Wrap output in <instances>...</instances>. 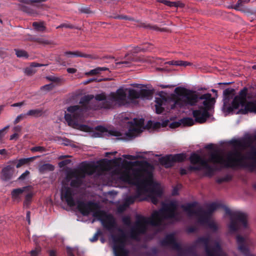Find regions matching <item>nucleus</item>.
<instances>
[{
    "mask_svg": "<svg viewBox=\"0 0 256 256\" xmlns=\"http://www.w3.org/2000/svg\"><path fill=\"white\" fill-rule=\"evenodd\" d=\"M175 92L178 96L175 98L171 108L176 106H193L192 116L196 122L203 124L210 116L208 110L215 102L214 98L210 93L200 94L196 91L184 88H176Z\"/></svg>",
    "mask_w": 256,
    "mask_h": 256,
    "instance_id": "nucleus-1",
    "label": "nucleus"
},
{
    "mask_svg": "<svg viewBox=\"0 0 256 256\" xmlns=\"http://www.w3.org/2000/svg\"><path fill=\"white\" fill-rule=\"evenodd\" d=\"M246 138L248 147L250 148V150L246 155H244L238 150H235L228 154L226 160L222 156L214 152L210 154L209 161L224 165L226 168L240 166L254 170L256 166V147L253 144H256V132L253 136H247Z\"/></svg>",
    "mask_w": 256,
    "mask_h": 256,
    "instance_id": "nucleus-2",
    "label": "nucleus"
},
{
    "mask_svg": "<svg viewBox=\"0 0 256 256\" xmlns=\"http://www.w3.org/2000/svg\"><path fill=\"white\" fill-rule=\"evenodd\" d=\"M152 167L150 164L144 162L140 168L134 169L139 170L141 175L138 181L140 186L144 187L143 194L149 192L150 194L160 197L162 192L158 184L153 180L152 172L149 170Z\"/></svg>",
    "mask_w": 256,
    "mask_h": 256,
    "instance_id": "nucleus-3",
    "label": "nucleus"
},
{
    "mask_svg": "<svg viewBox=\"0 0 256 256\" xmlns=\"http://www.w3.org/2000/svg\"><path fill=\"white\" fill-rule=\"evenodd\" d=\"M178 204L176 200H171L167 203H163L162 208L158 210H154L152 214L150 223L154 226L161 225L163 220H179V212H178Z\"/></svg>",
    "mask_w": 256,
    "mask_h": 256,
    "instance_id": "nucleus-4",
    "label": "nucleus"
},
{
    "mask_svg": "<svg viewBox=\"0 0 256 256\" xmlns=\"http://www.w3.org/2000/svg\"><path fill=\"white\" fill-rule=\"evenodd\" d=\"M94 98L92 94H88L82 97L80 100L79 105L72 106L67 108V111L70 114L66 113L64 118L70 126H77L78 121L82 116L84 113L92 109L90 101Z\"/></svg>",
    "mask_w": 256,
    "mask_h": 256,
    "instance_id": "nucleus-5",
    "label": "nucleus"
},
{
    "mask_svg": "<svg viewBox=\"0 0 256 256\" xmlns=\"http://www.w3.org/2000/svg\"><path fill=\"white\" fill-rule=\"evenodd\" d=\"M141 175L139 170H132V174L128 170H124L120 172L119 174V179L120 181L135 186L136 188V194L134 196H128L125 200L126 204L130 205L134 202L141 195L143 194L142 190L144 187L140 186L138 180Z\"/></svg>",
    "mask_w": 256,
    "mask_h": 256,
    "instance_id": "nucleus-6",
    "label": "nucleus"
},
{
    "mask_svg": "<svg viewBox=\"0 0 256 256\" xmlns=\"http://www.w3.org/2000/svg\"><path fill=\"white\" fill-rule=\"evenodd\" d=\"M248 92V90L246 87L240 91L238 94L232 100V107H228L229 111L238 109L241 106L244 108L240 109L238 114H246L250 112L256 114V100L248 102L246 100Z\"/></svg>",
    "mask_w": 256,
    "mask_h": 256,
    "instance_id": "nucleus-7",
    "label": "nucleus"
},
{
    "mask_svg": "<svg viewBox=\"0 0 256 256\" xmlns=\"http://www.w3.org/2000/svg\"><path fill=\"white\" fill-rule=\"evenodd\" d=\"M94 171L93 166L82 162L79 168L71 170L67 172L66 179L69 180L74 178L71 180L70 186L72 188H78L82 186V179L85 178L86 175H91Z\"/></svg>",
    "mask_w": 256,
    "mask_h": 256,
    "instance_id": "nucleus-8",
    "label": "nucleus"
},
{
    "mask_svg": "<svg viewBox=\"0 0 256 256\" xmlns=\"http://www.w3.org/2000/svg\"><path fill=\"white\" fill-rule=\"evenodd\" d=\"M224 210L226 214L230 217V222L228 225L230 232H236L240 228H248V215L246 213L238 210L232 211L226 207L225 208Z\"/></svg>",
    "mask_w": 256,
    "mask_h": 256,
    "instance_id": "nucleus-9",
    "label": "nucleus"
},
{
    "mask_svg": "<svg viewBox=\"0 0 256 256\" xmlns=\"http://www.w3.org/2000/svg\"><path fill=\"white\" fill-rule=\"evenodd\" d=\"M160 245L162 247H171L172 249L176 250L182 254H190L196 255L194 244L190 246L186 250H183L181 245L176 240L174 233L166 234L160 242Z\"/></svg>",
    "mask_w": 256,
    "mask_h": 256,
    "instance_id": "nucleus-10",
    "label": "nucleus"
},
{
    "mask_svg": "<svg viewBox=\"0 0 256 256\" xmlns=\"http://www.w3.org/2000/svg\"><path fill=\"white\" fill-rule=\"evenodd\" d=\"M118 230L120 232L119 234H112L111 236L114 256H128V252L124 248L126 235L122 229L118 228Z\"/></svg>",
    "mask_w": 256,
    "mask_h": 256,
    "instance_id": "nucleus-11",
    "label": "nucleus"
},
{
    "mask_svg": "<svg viewBox=\"0 0 256 256\" xmlns=\"http://www.w3.org/2000/svg\"><path fill=\"white\" fill-rule=\"evenodd\" d=\"M198 203L196 202H189L186 204H182L181 208L183 210L187 212L188 215L190 216H196L198 218V222L202 224H207L210 221L209 218L210 216L208 214H206L204 210L202 208H200L198 210H194V208L196 207Z\"/></svg>",
    "mask_w": 256,
    "mask_h": 256,
    "instance_id": "nucleus-12",
    "label": "nucleus"
},
{
    "mask_svg": "<svg viewBox=\"0 0 256 256\" xmlns=\"http://www.w3.org/2000/svg\"><path fill=\"white\" fill-rule=\"evenodd\" d=\"M210 240V238L209 236H200L195 240L194 244L196 246L199 244H204L206 256H221L222 250L220 244L216 242L214 246L211 248L209 245Z\"/></svg>",
    "mask_w": 256,
    "mask_h": 256,
    "instance_id": "nucleus-13",
    "label": "nucleus"
},
{
    "mask_svg": "<svg viewBox=\"0 0 256 256\" xmlns=\"http://www.w3.org/2000/svg\"><path fill=\"white\" fill-rule=\"evenodd\" d=\"M92 216L100 220L104 228L109 232H113L118 227L116 220L111 214H107L104 210L94 212Z\"/></svg>",
    "mask_w": 256,
    "mask_h": 256,
    "instance_id": "nucleus-14",
    "label": "nucleus"
},
{
    "mask_svg": "<svg viewBox=\"0 0 256 256\" xmlns=\"http://www.w3.org/2000/svg\"><path fill=\"white\" fill-rule=\"evenodd\" d=\"M126 94L122 88L118 89L116 92H112L108 96V100L104 102V108L110 109L113 106L114 102H117L120 104H124L126 102Z\"/></svg>",
    "mask_w": 256,
    "mask_h": 256,
    "instance_id": "nucleus-15",
    "label": "nucleus"
},
{
    "mask_svg": "<svg viewBox=\"0 0 256 256\" xmlns=\"http://www.w3.org/2000/svg\"><path fill=\"white\" fill-rule=\"evenodd\" d=\"M236 239L238 245V250L244 256H256L251 254L250 252V248L254 246V242L252 240L248 237L244 238L240 234L236 236Z\"/></svg>",
    "mask_w": 256,
    "mask_h": 256,
    "instance_id": "nucleus-16",
    "label": "nucleus"
},
{
    "mask_svg": "<svg viewBox=\"0 0 256 256\" xmlns=\"http://www.w3.org/2000/svg\"><path fill=\"white\" fill-rule=\"evenodd\" d=\"M77 208L84 216H88L90 212L94 214L96 212L100 210L98 204L92 201L86 202L80 200L78 201Z\"/></svg>",
    "mask_w": 256,
    "mask_h": 256,
    "instance_id": "nucleus-17",
    "label": "nucleus"
},
{
    "mask_svg": "<svg viewBox=\"0 0 256 256\" xmlns=\"http://www.w3.org/2000/svg\"><path fill=\"white\" fill-rule=\"evenodd\" d=\"M130 124L128 132L126 135L128 136H132L134 134H140L142 132V128L144 124V120L142 118H134L132 122H128Z\"/></svg>",
    "mask_w": 256,
    "mask_h": 256,
    "instance_id": "nucleus-18",
    "label": "nucleus"
},
{
    "mask_svg": "<svg viewBox=\"0 0 256 256\" xmlns=\"http://www.w3.org/2000/svg\"><path fill=\"white\" fill-rule=\"evenodd\" d=\"M74 193L71 188L68 186H64L62 188L61 198L65 200L68 205L70 206H76V202L74 198Z\"/></svg>",
    "mask_w": 256,
    "mask_h": 256,
    "instance_id": "nucleus-19",
    "label": "nucleus"
},
{
    "mask_svg": "<svg viewBox=\"0 0 256 256\" xmlns=\"http://www.w3.org/2000/svg\"><path fill=\"white\" fill-rule=\"evenodd\" d=\"M146 221L144 217L141 218V221H138L134 228H132L130 232V237L134 240H136L140 234H144L146 230L145 226L142 224Z\"/></svg>",
    "mask_w": 256,
    "mask_h": 256,
    "instance_id": "nucleus-20",
    "label": "nucleus"
},
{
    "mask_svg": "<svg viewBox=\"0 0 256 256\" xmlns=\"http://www.w3.org/2000/svg\"><path fill=\"white\" fill-rule=\"evenodd\" d=\"M234 90L233 88H228L224 90L223 95H224V104L223 108L227 112L230 113L232 112L233 111H229L228 108V107H232V101L231 104H230V102L232 99L233 96L234 94Z\"/></svg>",
    "mask_w": 256,
    "mask_h": 256,
    "instance_id": "nucleus-21",
    "label": "nucleus"
},
{
    "mask_svg": "<svg viewBox=\"0 0 256 256\" xmlns=\"http://www.w3.org/2000/svg\"><path fill=\"white\" fill-rule=\"evenodd\" d=\"M14 172V167L8 165L4 168L2 170V178L4 181H7L12 178Z\"/></svg>",
    "mask_w": 256,
    "mask_h": 256,
    "instance_id": "nucleus-22",
    "label": "nucleus"
},
{
    "mask_svg": "<svg viewBox=\"0 0 256 256\" xmlns=\"http://www.w3.org/2000/svg\"><path fill=\"white\" fill-rule=\"evenodd\" d=\"M96 130L108 136H114L120 137L122 136L120 132L115 130H108L106 128L102 126H98Z\"/></svg>",
    "mask_w": 256,
    "mask_h": 256,
    "instance_id": "nucleus-23",
    "label": "nucleus"
},
{
    "mask_svg": "<svg viewBox=\"0 0 256 256\" xmlns=\"http://www.w3.org/2000/svg\"><path fill=\"white\" fill-rule=\"evenodd\" d=\"M123 59V60L116 62V64H124L126 67H130L132 62L137 60V58L135 57V56L132 54H127Z\"/></svg>",
    "mask_w": 256,
    "mask_h": 256,
    "instance_id": "nucleus-24",
    "label": "nucleus"
},
{
    "mask_svg": "<svg viewBox=\"0 0 256 256\" xmlns=\"http://www.w3.org/2000/svg\"><path fill=\"white\" fill-rule=\"evenodd\" d=\"M36 159L35 156H32L28 158H22L18 160H14L12 162H10L9 163L13 164H16V168H20L24 165H28L31 162H33Z\"/></svg>",
    "mask_w": 256,
    "mask_h": 256,
    "instance_id": "nucleus-25",
    "label": "nucleus"
},
{
    "mask_svg": "<svg viewBox=\"0 0 256 256\" xmlns=\"http://www.w3.org/2000/svg\"><path fill=\"white\" fill-rule=\"evenodd\" d=\"M246 136L241 140H232L230 144L234 147H238L242 149L248 148Z\"/></svg>",
    "mask_w": 256,
    "mask_h": 256,
    "instance_id": "nucleus-26",
    "label": "nucleus"
},
{
    "mask_svg": "<svg viewBox=\"0 0 256 256\" xmlns=\"http://www.w3.org/2000/svg\"><path fill=\"white\" fill-rule=\"evenodd\" d=\"M160 162L165 168H169L173 166L174 160L172 155H168L162 157L160 159Z\"/></svg>",
    "mask_w": 256,
    "mask_h": 256,
    "instance_id": "nucleus-27",
    "label": "nucleus"
},
{
    "mask_svg": "<svg viewBox=\"0 0 256 256\" xmlns=\"http://www.w3.org/2000/svg\"><path fill=\"white\" fill-rule=\"evenodd\" d=\"M222 204L216 202H212L206 206V210H204L206 214H208L210 216L212 213L218 208L222 207Z\"/></svg>",
    "mask_w": 256,
    "mask_h": 256,
    "instance_id": "nucleus-28",
    "label": "nucleus"
},
{
    "mask_svg": "<svg viewBox=\"0 0 256 256\" xmlns=\"http://www.w3.org/2000/svg\"><path fill=\"white\" fill-rule=\"evenodd\" d=\"M140 98L142 99H150L153 95V91L150 90L140 89L139 91Z\"/></svg>",
    "mask_w": 256,
    "mask_h": 256,
    "instance_id": "nucleus-29",
    "label": "nucleus"
},
{
    "mask_svg": "<svg viewBox=\"0 0 256 256\" xmlns=\"http://www.w3.org/2000/svg\"><path fill=\"white\" fill-rule=\"evenodd\" d=\"M64 55L68 56H75V57H81V58H91L92 57V55L86 54L82 53L79 51L76 52H64Z\"/></svg>",
    "mask_w": 256,
    "mask_h": 256,
    "instance_id": "nucleus-30",
    "label": "nucleus"
},
{
    "mask_svg": "<svg viewBox=\"0 0 256 256\" xmlns=\"http://www.w3.org/2000/svg\"><path fill=\"white\" fill-rule=\"evenodd\" d=\"M26 114V116L39 118L44 114V112L42 108L32 109L29 110Z\"/></svg>",
    "mask_w": 256,
    "mask_h": 256,
    "instance_id": "nucleus-31",
    "label": "nucleus"
},
{
    "mask_svg": "<svg viewBox=\"0 0 256 256\" xmlns=\"http://www.w3.org/2000/svg\"><path fill=\"white\" fill-rule=\"evenodd\" d=\"M54 169V166L50 164H44L38 167V170L40 174H44L48 172L53 171Z\"/></svg>",
    "mask_w": 256,
    "mask_h": 256,
    "instance_id": "nucleus-32",
    "label": "nucleus"
},
{
    "mask_svg": "<svg viewBox=\"0 0 256 256\" xmlns=\"http://www.w3.org/2000/svg\"><path fill=\"white\" fill-rule=\"evenodd\" d=\"M26 187L14 189L11 192L12 198L15 200L20 198V196L25 190Z\"/></svg>",
    "mask_w": 256,
    "mask_h": 256,
    "instance_id": "nucleus-33",
    "label": "nucleus"
},
{
    "mask_svg": "<svg viewBox=\"0 0 256 256\" xmlns=\"http://www.w3.org/2000/svg\"><path fill=\"white\" fill-rule=\"evenodd\" d=\"M128 98L130 100L140 98L139 92L134 89L130 88Z\"/></svg>",
    "mask_w": 256,
    "mask_h": 256,
    "instance_id": "nucleus-34",
    "label": "nucleus"
},
{
    "mask_svg": "<svg viewBox=\"0 0 256 256\" xmlns=\"http://www.w3.org/2000/svg\"><path fill=\"white\" fill-rule=\"evenodd\" d=\"M94 98L97 101H102V102L100 104V108H104L103 106L104 104V102L107 100L108 96H106L105 92H102L100 94H97L95 96H94Z\"/></svg>",
    "mask_w": 256,
    "mask_h": 256,
    "instance_id": "nucleus-35",
    "label": "nucleus"
},
{
    "mask_svg": "<svg viewBox=\"0 0 256 256\" xmlns=\"http://www.w3.org/2000/svg\"><path fill=\"white\" fill-rule=\"evenodd\" d=\"M108 70V68L106 67H98L94 69L90 70L88 72H86V74L88 76L96 75L100 74L102 71H106Z\"/></svg>",
    "mask_w": 256,
    "mask_h": 256,
    "instance_id": "nucleus-36",
    "label": "nucleus"
},
{
    "mask_svg": "<svg viewBox=\"0 0 256 256\" xmlns=\"http://www.w3.org/2000/svg\"><path fill=\"white\" fill-rule=\"evenodd\" d=\"M44 24V23L43 22H35L32 23V26L37 32H44L46 30V27Z\"/></svg>",
    "mask_w": 256,
    "mask_h": 256,
    "instance_id": "nucleus-37",
    "label": "nucleus"
},
{
    "mask_svg": "<svg viewBox=\"0 0 256 256\" xmlns=\"http://www.w3.org/2000/svg\"><path fill=\"white\" fill-rule=\"evenodd\" d=\"M166 64H170V65L184 66L191 65V64L190 62H188L186 61H182V60H170V61L166 62Z\"/></svg>",
    "mask_w": 256,
    "mask_h": 256,
    "instance_id": "nucleus-38",
    "label": "nucleus"
},
{
    "mask_svg": "<svg viewBox=\"0 0 256 256\" xmlns=\"http://www.w3.org/2000/svg\"><path fill=\"white\" fill-rule=\"evenodd\" d=\"M201 158L202 157L200 155L195 153L192 154L190 158V162L193 164H199Z\"/></svg>",
    "mask_w": 256,
    "mask_h": 256,
    "instance_id": "nucleus-39",
    "label": "nucleus"
},
{
    "mask_svg": "<svg viewBox=\"0 0 256 256\" xmlns=\"http://www.w3.org/2000/svg\"><path fill=\"white\" fill-rule=\"evenodd\" d=\"M172 158L174 160V162H182L186 158V156L184 154H178L174 155H172Z\"/></svg>",
    "mask_w": 256,
    "mask_h": 256,
    "instance_id": "nucleus-40",
    "label": "nucleus"
},
{
    "mask_svg": "<svg viewBox=\"0 0 256 256\" xmlns=\"http://www.w3.org/2000/svg\"><path fill=\"white\" fill-rule=\"evenodd\" d=\"M14 51L16 52V54L18 58H27L28 57V54L24 50L14 49Z\"/></svg>",
    "mask_w": 256,
    "mask_h": 256,
    "instance_id": "nucleus-41",
    "label": "nucleus"
},
{
    "mask_svg": "<svg viewBox=\"0 0 256 256\" xmlns=\"http://www.w3.org/2000/svg\"><path fill=\"white\" fill-rule=\"evenodd\" d=\"M181 122L184 126H192L194 125V120L192 118L189 117L184 118L182 119Z\"/></svg>",
    "mask_w": 256,
    "mask_h": 256,
    "instance_id": "nucleus-42",
    "label": "nucleus"
},
{
    "mask_svg": "<svg viewBox=\"0 0 256 256\" xmlns=\"http://www.w3.org/2000/svg\"><path fill=\"white\" fill-rule=\"evenodd\" d=\"M36 42L42 45H48L51 44L52 43V41L41 37L37 38L36 40Z\"/></svg>",
    "mask_w": 256,
    "mask_h": 256,
    "instance_id": "nucleus-43",
    "label": "nucleus"
},
{
    "mask_svg": "<svg viewBox=\"0 0 256 256\" xmlns=\"http://www.w3.org/2000/svg\"><path fill=\"white\" fill-rule=\"evenodd\" d=\"M20 8L22 12L29 14H34V10L29 6L22 5L20 6Z\"/></svg>",
    "mask_w": 256,
    "mask_h": 256,
    "instance_id": "nucleus-44",
    "label": "nucleus"
},
{
    "mask_svg": "<svg viewBox=\"0 0 256 256\" xmlns=\"http://www.w3.org/2000/svg\"><path fill=\"white\" fill-rule=\"evenodd\" d=\"M50 81L57 83L58 84H61L63 82L64 79L61 78L56 77L54 76H50L46 78Z\"/></svg>",
    "mask_w": 256,
    "mask_h": 256,
    "instance_id": "nucleus-45",
    "label": "nucleus"
},
{
    "mask_svg": "<svg viewBox=\"0 0 256 256\" xmlns=\"http://www.w3.org/2000/svg\"><path fill=\"white\" fill-rule=\"evenodd\" d=\"M70 28V29H78V28L76 26H75L74 25L72 24L69 23H63L58 26L56 27V28Z\"/></svg>",
    "mask_w": 256,
    "mask_h": 256,
    "instance_id": "nucleus-46",
    "label": "nucleus"
},
{
    "mask_svg": "<svg viewBox=\"0 0 256 256\" xmlns=\"http://www.w3.org/2000/svg\"><path fill=\"white\" fill-rule=\"evenodd\" d=\"M207 225L210 229L212 230L214 232H216L218 230V227L216 224L214 222L209 221Z\"/></svg>",
    "mask_w": 256,
    "mask_h": 256,
    "instance_id": "nucleus-47",
    "label": "nucleus"
},
{
    "mask_svg": "<svg viewBox=\"0 0 256 256\" xmlns=\"http://www.w3.org/2000/svg\"><path fill=\"white\" fill-rule=\"evenodd\" d=\"M205 170H206L205 172V175L208 176H212L215 170L210 166Z\"/></svg>",
    "mask_w": 256,
    "mask_h": 256,
    "instance_id": "nucleus-48",
    "label": "nucleus"
},
{
    "mask_svg": "<svg viewBox=\"0 0 256 256\" xmlns=\"http://www.w3.org/2000/svg\"><path fill=\"white\" fill-rule=\"evenodd\" d=\"M30 150L32 152H44L46 151V149L44 146H36L32 148H30Z\"/></svg>",
    "mask_w": 256,
    "mask_h": 256,
    "instance_id": "nucleus-49",
    "label": "nucleus"
},
{
    "mask_svg": "<svg viewBox=\"0 0 256 256\" xmlns=\"http://www.w3.org/2000/svg\"><path fill=\"white\" fill-rule=\"evenodd\" d=\"M102 232L100 230H98L96 232L92 238H90L91 242H95L98 240V236L102 235Z\"/></svg>",
    "mask_w": 256,
    "mask_h": 256,
    "instance_id": "nucleus-50",
    "label": "nucleus"
},
{
    "mask_svg": "<svg viewBox=\"0 0 256 256\" xmlns=\"http://www.w3.org/2000/svg\"><path fill=\"white\" fill-rule=\"evenodd\" d=\"M54 85L52 84H46L44 86H42L40 88L42 90H44L46 91H50L52 90L54 88Z\"/></svg>",
    "mask_w": 256,
    "mask_h": 256,
    "instance_id": "nucleus-51",
    "label": "nucleus"
},
{
    "mask_svg": "<svg viewBox=\"0 0 256 256\" xmlns=\"http://www.w3.org/2000/svg\"><path fill=\"white\" fill-rule=\"evenodd\" d=\"M26 114H22L20 115H18L15 120L14 122V124L18 123L21 120H23L24 118H26Z\"/></svg>",
    "mask_w": 256,
    "mask_h": 256,
    "instance_id": "nucleus-52",
    "label": "nucleus"
},
{
    "mask_svg": "<svg viewBox=\"0 0 256 256\" xmlns=\"http://www.w3.org/2000/svg\"><path fill=\"white\" fill-rule=\"evenodd\" d=\"M199 164L204 169L210 166L208 163V161L202 158L201 160H200Z\"/></svg>",
    "mask_w": 256,
    "mask_h": 256,
    "instance_id": "nucleus-53",
    "label": "nucleus"
},
{
    "mask_svg": "<svg viewBox=\"0 0 256 256\" xmlns=\"http://www.w3.org/2000/svg\"><path fill=\"white\" fill-rule=\"evenodd\" d=\"M41 251L40 247L38 246L35 248V250L30 251V256H38Z\"/></svg>",
    "mask_w": 256,
    "mask_h": 256,
    "instance_id": "nucleus-54",
    "label": "nucleus"
},
{
    "mask_svg": "<svg viewBox=\"0 0 256 256\" xmlns=\"http://www.w3.org/2000/svg\"><path fill=\"white\" fill-rule=\"evenodd\" d=\"M72 162V160L69 159L64 160H62L60 162L58 163V166L60 168H62L68 165Z\"/></svg>",
    "mask_w": 256,
    "mask_h": 256,
    "instance_id": "nucleus-55",
    "label": "nucleus"
},
{
    "mask_svg": "<svg viewBox=\"0 0 256 256\" xmlns=\"http://www.w3.org/2000/svg\"><path fill=\"white\" fill-rule=\"evenodd\" d=\"M32 197V194L30 193L28 194L25 197V200L24 202V204H28L31 200Z\"/></svg>",
    "mask_w": 256,
    "mask_h": 256,
    "instance_id": "nucleus-56",
    "label": "nucleus"
},
{
    "mask_svg": "<svg viewBox=\"0 0 256 256\" xmlns=\"http://www.w3.org/2000/svg\"><path fill=\"white\" fill-rule=\"evenodd\" d=\"M116 19H120V20H133L134 18L130 17H128L126 16H124V15H118L114 18Z\"/></svg>",
    "mask_w": 256,
    "mask_h": 256,
    "instance_id": "nucleus-57",
    "label": "nucleus"
},
{
    "mask_svg": "<svg viewBox=\"0 0 256 256\" xmlns=\"http://www.w3.org/2000/svg\"><path fill=\"white\" fill-rule=\"evenodd\" d=\"M10 128L9 126H5L4 128L0 130V140H2V138L6 134V130Z\"/></svg>",
    "mask_w": 256,
    "mask_h": 256,
    "instance_id": "nucleus-58",
    "label": "nucleus"
},
{
    "mask_svg": "<svg viewBox=\"0 0 256 256\" xmlns=\"http://www.w3.org/2000/svg\"><path fill=\"white\" fill-rule=\"evenodd\" d=\"M161 2L170 7H174V6H175V2H170L168 0H162Z\"/></svg>",
    "mask_w": 256,
    "mask_h": 256,
    "instance_id": "nucleus-59",
    "label": "nucleus"
},
{
    "mask_svg": "<svg viewBox=\"0 0 256 256\" xmlns=\"http://www.w3.org/2000/svg\"><path fill=\"white\" fill-rule=\"evenodd\" d=\"M148 196L150 198L151 202H152V204H156L158 203V196H156L151 194H149Z\"/></svg>",
    "mask_w": 256,
    "mask_h": 256,
    "instance_id": "nucleus-60",
    "label": "nucleus"
},
{
    "mask_svg": "<svg viewBox=\"0 0 256 256\" xmlns=\"http://www.w3.org/2000/svg\"><path fill=\"white\" fill-rule=\"evenodd\" d=\"M158 250L157 248L152 247V248L148 252V254L155 256L158 254Z\"/></svg>",
    "mask_w": 256,
    "mask_h": 256,
    "instance_id": "nucleus-61",
    "label": "nucleus"
},
{
    "mask_svg": "<svg viewBox=\"0 0 256 256\" xmlns=\"http://www.w3.org/2000/svg\"><path fill=\"white\" fill-rule=\"evenodd\" d=\"M80 130L84 131V132H90V126H88L86 124H80Z\"/></svg>",
    "mask_w": 256,
    "mask_h": 256,
    "instance_id": "nucleus-62",
    "label": "nucleus"
},
{
    "mask_svg": "<svg viewBox=\"0 0 256 256\" xmlns=\"http://www.w3.org/2000/svg\"><path fill=\"white\" fill-rule=\"evenodd\" d=\"M122 220L125 225L130 226L131 224L130 218L129 216H124Z\"/></svg>",
    "mask_w": 256,
    "mask_h": 256,
    "instance_id": "nucleus-63",
    "label": "nucleus"
},
{
    "mask_svg": "<svg viewBox=\"0 0 256 256\" xmlns=\"http://www.w3.org/2000/svg\"><path fill=\"white\" fill-rule=\"evenodd\" d=\"M162 106H155L156 112V114H161L164 112V108Z\"/></svg>",
    "mask_w": 256,
    "mask_h": 256,
    "instance_id": "nucleus-64",
    "label": "nucleus"
}]
</instances>
